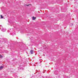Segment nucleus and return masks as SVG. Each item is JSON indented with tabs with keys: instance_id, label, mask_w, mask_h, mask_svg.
<instances>
[{
	"instance_id": "f257e3e1",
	"label": "nucleus",
	"mask_w": 78,
	"mask_h": 78,
	"mask_svg": "<svg viewBox=\"0 0 78 78\" xmlns=\"http://www.w3.org/2000/svg\"><path fill=\"white\" fill-rule=\"evenodd\" d=\"M36 17H34V16H33L32 17V20H36Z\"/></svg>"
},
{
	"instance_id": "f03ea898",
	"label": "nucleus",
	"mask_w": 78,
	"mask_h": 78,
	"mask_svg": "<svg viewBox=\"0 0 78 78\" xmlns=\"http://www.w3.org/2000/svg\"><path fill=\"white\" fill-rule=\"evenodd\" d=\"M30 53H31V54H33V50H31L30 51Z\"/></svg>"
},
{
	"instance_id": "7ed1b4c3",
	"label": "nucleus",
	"mask_w": 78,
	"mask_h": 78,
	"mask_svg": "<svg viewBox=\"0 0 78 78\" xmlns=\"http://www.w3.org/2000/svg\"><path fill=\"white\" fill-rule=\"evenodd\" d=\"M3 66H1L0 67V70H2V69H3Z\"/></svg>"
},
{
	"instance_id": "20e7f679",
	"label": "nucleus",
	"mask_w": 78,
	"mask_h": 78,
	"mask_svg": "<svg viewBox=\"0 0 78 78\" xmlns=\"http://www.w3.org/2000/svg\"><path fill=\"white\" fill-rule=\"evenodd\" d=\"M2 31H3V32H4V31H6V30L5 29H2Z\"/></svg>"
},
{
	"instance_id": "39448f33",
	"label": "nucleus",
	"mask_w": 78,
	"mask_h": 78,
	"mask_svg": "<svg viewBox=\"0 0 78 78\" xmlns=\"http://www.w3.org/2000/svg\"><path fill=\"white\" fill-rule=\"evenodd\" d=\"M1 19H3V16H2V15H1Z\"/></svg>"
},
{
	"instance_id": "423d86ee",
	"label": "nucleus",
	"mask_w": 78,
	"mask_h": 78,
	"mask_svg": "<svg viewBox=\"0 0 78 78\" xmlns=\"http://www.w3.org/2000/svg\"><path fill=\"white\" fill-rule=\"evenodd\" d=\"M0 58H2V56L1 55H0Z\"/></svg>"
},
{
	"instance_id": "0eeeda50",
	"label": "nucleus",
	"mask_w": 78,
	"mask_h": 78,
	"mask_svg": "<svg viewBox=\"0 0 78 78\" xmlns=\"http://www.w3.org/2000/svg\"><path fill=\"white\" fill-rule=\"evenodd\" d=\"M29 5H27L26 6H29Z\"/></svg>"
},
{
	"instance_id": "6e6552de",
	"label": "nucleus",
	"mask_w": 78,
	"mask_h": 78,
	"mask_svg": "<svg viewBox=\"0 0 78 78\" xmlns=\"http://www.w3.org/2000/svg\"><path fill=\"white\" fill-rule=\"evenodd\" d=\"M73 24H72V25H73Z\"/></svg>"
}]
</instances>
